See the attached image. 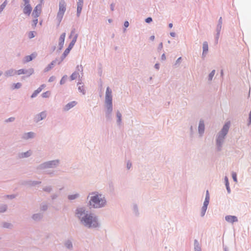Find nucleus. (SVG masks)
Here are the masks:
<instances>
[{
	"label": "nucleus",
	"mask_w": 251,
	"mask_h": 251,
	"mask_svg": "<svg viewBox=\"0 0 251 251\" xmlns=\"http://www.w3.org/2000/svg\"><path fill=\"white\" fill-rule=\"evenodd\" d=\"M53 65L52 63H51L50 64L48 67L46 69V71H48L50 69L52 68V66Z\"/></svg>",
	"instance_id": "nucleus-34"
},
{
	"label": "nucleus",
	"mask_w": 251,
	"mask_h": 251,
	"mask_svg": "<svg viewBox=\"0 0 251 251\" xmlns=\"http://www.w3.org/2000/svg\"><path fill=\"white\" fill-rule=\"evenodd\" d=\"M41 11V6L40 5H37L32 13V16L33 18H38Z\"/></svg>",
	"instance_id": "nucleus-5"
},
{
	"label": "nucleus",
	"mask_w": 251,
	"mask_h": 251,
	"mask_svg": "<svg viewBox=\"0 0 251 251\" xmlns=\"http://www.w3.org/2000/svg\"><path fill=\"white\" fill-rule=\"evenodd\" d=\"M40 116L41 117L40 120H42L43 119H44L46 117V115L45 113L42 112L40 114Z\"/></svg>",
	"instance_id": "nucleus-33"
},
{
	"label": "nucleus",
	"mask_w": 251,
	"mask_h": 251,
	"mask_svg": "<svg viewBox=\"0 0 251 251\" xmlns=\"http://www.w3.org/2000/svg\"><path fill=\"white\" fill-rule=\"evenodd\" d=\"M152 21V19L151 17H149L146 19V22L149 23Z\"/></svg>",
	"instance_id": "nucleus-35"
},
{
	"label": "nucleus",
	"mask_w": 251,
	"mask_h": 251,
	"mask_svg": "<svg viewBox=\"0 0 251 251\" xmlns=\"http://www.w3.org/2000/svg\"><path fill=\"white\" fill-rule=\"evenodd\" d=\"M28 73V75H30L33 73V70L32 69H30L29 72H28L27 71L24 70V69H20L18 70L16 72V73L18 75H22V74H25Z\"/></svg>",
	"instance_id": "nucleus-7"
},
{
	"label": "nucleus",
	"mask_w": 251,
	"mask_h": 251,
	"mask_svg": "<svg viewBox=\"0 0 251 251\" xmlns=\"http://www.w3.org/2000/svg\"><path fill=\"white\" fill-rule=\"evenodd\" d=\"M105 101L107 104V108L110 112L112 111V96H106Z\"/></svg>",
	"instance_id": "nucleus-6"
},
{
	"label": "nucleus",
	"mask_w": 251,
	"mask_h": 251,
	"mask_svg": "<svg viewBox=\"0 0 251 251\" xmlns=\"http://www.w3.org/2000/svg\"><path fill=\"white\" fill-rule=\"evenodd\" d=\"M24 1L25 4H28L29 3V0H24Z\"/></svg>",
	"instance_id": "nucleus-43"
},
{
	"label": "nucleus",
	"mask_w": 251,
	"mask_h": 251,
	"mask_svg": "<svg viewBox=\"0 0 251 251\" xmlns=\"http://www.w3.org/2000/svg\"><path fill=\"white\" fill-rule=\"evenodd\" d=\"M50 92L47 91V92H45V93L42 94V97L43 98H48V97H49L50 96Z\"/></svg>",
	"instance_id": "nucleus-25"
},
{
	"label": "nucleus",
	"mask_w": 251,
	"mask_h": 251,
	"mask_svg": "<svg viewBox=\"0 0 251 251\" xmlns=\"http://www.w3.org/2000/svg\"><path fill=\"white\" fill-rule=\"evenodd\" d=\"M154 36H151V40H153V39H154Z\"/></svg>",
	"instance_id": "nucleus-52"
},
{
	"label": "nucleus",
	"mask_w": 251,
	"mask_h": 251,
	"mask_svg": "<svg viewBox=\"0 0 251 251\" xmlns=\"http://www.w3.org/2000/svg\"><path fill=\"white\" fill-rule=\"evenodd\" d=\"M92 195L89 201L90 205L94 208H100L103 206L105 203V201L101 195L94 193Z\"/></svg>",
	"instance_id": "nucleus-1"
},
{
	"label": "nucleus",
	"mask_w": 251,
	"mask_h": 251,
	"mask_svg": "<svg viewBox=\"0 0 251 251\" xmlns=\"http://www.w3.org/2000/svg\"><path fill=\"white\" fill-rule=\"evenodd\" d=\"M65 36H66L65 33H63L61 35V36L59 38V46L61 47V48H62L63 46Z\"/></svg>",
	"instance_id": "nucleus-14"
},
{
	"label": "nucleus",
	"mask_w": 251,
	"mask_h": 251,
	"mask_svg": "<svg viewBox=\"0 0 251 251\" xmlns=\"http://www.w3.org/2000/svg\"><path fill=\"white\" fill-rule=\"evenodd\" d=\"M169 27L172 28L173 27V24L172 23H170L169 25Z\"/></svg>",
	"instance_id": "nucleus-45"
},
{
	"label": "nucleus",
	"mask_w": 251,
	"mask_h": 251,
	"mask_svg": "<svg viewBox=\"0 0 251 251\" xmlns=\"http://www.w3.org/2000/svg\"><path fill=\"white\" fill-rule=\"evenodd\" d=\"M112 92L110 90L109 87H107L106 91V96H112Z\"/></svg>",
	"instance_id": "nucleus-27"
},
{
	"label": "nucleus",
	"mask_w": 251,
	"mask_h": 251,
	"mask_svg": "<svg viewBox=\"0 0 251 251\" xmlns=\"http://www.w3.org/2000/svg\"><path fill=\"white\" fill-rule=\"evenodd\" d=\"M5 210H6V208L4 207V209H3V210H0V212H4V211H5Z\"/></svg>",
	"instance_id": "nucleus-48"
},
{
	"label": "nucleus",
	"mask_w": 251,
	"mask_h": 251,
	"mask_svg": "<svg viewBox=\"0 0 251 251\" xmlns=\"http://www.w3.org/2000/svg\"><path fill=\"white\" fill-rule=\"evenodd\" d=\"M34 31H30L28 33V36L30 38H32L34 37Z\"/></svg>",
	"instance_id": "nucleus-31"
},
{
	"label": "nucleus",
	"mask_w": 251,
	"mask_h": 251,
	"mask_svg": "<svg viewBox=\"0 0 251 251\" xmlns=\"http://www.w3.org/2000/svg\"><path fill=\"white\" fill-rule=\"evenodd\" d=\"M31 10L32 8L31 6L29 4H27L24 9V12L25 14H28V15H29V14L31 13Z\"/></svg>",
	"instance_id": "nucleus-12"
},
{
	"label": "nucleus",
	"mask_w": 251,
	"mask_h": 251,
	"mask_svg": "<svg viewBox=\"0 0 251 251\" xmlns=\"http://www.w3.org/2000/svg\"><path fill=\"white\" fill-rule=\"evenodd\" d=\"M22 86V84L20 82H18L16 84H14L13 85L12 89H18L20 88Z\"/></svg>",
	"instance_id": "nucleus-20"
},
{
	"label": "nucleus",
	"mask_w": 251,
	"mask_h": 251,
	"mask_svg": "<svg viewBox=\"0 0 251 251\" xmlns=\"http://www.w3.org/2000/svg\"><path fill=\"white\" fill-rule=\"evenodd\" d=\"M13 120H14V118H10L9 119V121H12Z\"/></svg>",
	"instance_id": "nucleus-47"
},
{
	"label": "nucleus",
	"mask_w": 251,
	"mask_h": 251,
	"mask_svg": "<svg viewBox=\"0 0 251 251\" xmlns=\"http://www.w3.org/2000/svg\"><path fill=\"white\" fill-rule=\"evenodd\" d=\"M37 216H38V215H34V216H33V218L34 219H36L37 218Z\"/></svg>",
	"instance_id": "nucleus-46"
},
{
	"label": "nucleus",
	"mask_w": 251,
	"mask_h": 251,
	"mask_svg": "<svg viewBox=\"0 0 251 251\" xmlns=\"http://www.w3.org/2000/svg\"><path fill=\"white\" fill-rule=\"evenodd\" d=\"M70 246H71L72 247V245L71 244H67V247L68 248H70Z\"/></svg>",
	"instance_id": "nucleus-51"
},
{
	"label": "nucleus",
	"mask_w": 251,
	"mask_h": 251,
	"mask_svg": "<svg viewBox=\"0 0 251 251\" xmlns=\"http://www.w3.org/2000/svg\"><path fill=\"white\" fill-rule=\"evenodd\" d=\"M76 104H77V102L75 101H71V102L68 103V104H67L65 106L64 109L65 111H68L69 109H70L71 108H72L73 107H74L76 105Z\"/></svg>",
	"instance_id": "nucleus-9"
},
{
	"label": "nucleus",
	"mask_w": 251,
	"mask_h": 251,
	"mask_svg": "<svg viewBox=\"0 0 251 251\" xmlns=\"http://www.w3.org/2000/svg\"><path fill=\"white\" fill-rule=\"evenodd\" d=\"M33 133L32 132H28L25 134L24 137L25 139H28L29 138H31L33 136Z\"/></svg>",
	"instance_id": "nucleus-19"
},
{
	"label": "nucleus",
	"mask_w": 251,
	"mask_h": 251,
	"mask_svg": "<svg viewBox=\"0 0 251 251\" xmlns=\"http://www.w3.org/2000/svg\"><path fill=\"white\" fill-rule=\"evenodd\" d=\"M215 70H213L211 73L210 74H209V80H211L213 77L214 76V75H215Z\"/></svg>",
	"instance_id": "nucleus-23"
},
{
	"label": "nucleus",
	"mask_w": 251,
	"mask_h": 251,
	"mask_svg": "<svg viewBox=\"0 0 251 251\" xmlns=\"http://www.w3.org/2000/svg\"><path fill=\"white\" fill-rule=\"evenodd\" d=\"M55 162L54 161L50 162L47 163L48 166H51L52 164H55Z\"/></svg>",
	"instance_id": "nucleus-39"
},
{
	"label": "nucleus",
	"mask_w": 251,
	"mask_h": 251,
	"mask_svg": "<svg viewBox=\"0 0 251 251\" xmlns=\"http://www.w3.org/2000/svg\"><path fill=\"white\" fill-rule=\"evenodd\" d=\"M13 72V70H11V71H9L8 72H7L6 73L8 75H12V73Z\"/></svg>",
	"instance_id": "nucleus-40"
},
{
	"label": "nucleus",
	"mask_w": 251,
	"mask_h": 251,
	"mask_svg": "<svg viewBox=\"0 0 251 251\" xmlns=\"http://www.w3.org/2000/svg\"><path fill=\"white\" fill-rule=\"evenodd\" d=\"M129 25V23L127 21H126L125 23H124V26L126 27H127Z\"/></svg>",
	"instance_id": "nucleus-41"
},
{
	"label": "nucleus",
	"mask_w": 251,
	"mask_h": 251,
	"mask_svg": "<svg viewBox=\"0 0 251 251\" xmlns=\"http://www.w3.org/2000/svg\"><path fill=\"white\" fill-rule=\"evenodd\" d=\"M223 71L221 72V74L223 75Z\"/></svg>",
	"instance_id": "nucleus-57"
},
{
	"label": "nucleus",
	"mask_w": 251,
	"mask_h": 251,
	"mask_svg": "<svg viewBox=\"0 0 251 251\" xmlns=\"http://www.w3.org/2000/svg\"><path fill=\"white\" fill-rule=\"evenodd\" d=\"M204 130V125L202 122H200L199 126V130L201 133H203Z\"/></svg>",
	"instance_id": "nucleus-17"
},
{
	"label": "nucleus",
	"mask_w": 251,
	"mask_h": 251,
	"mask_svg": "<svg viewBox=\"0 0 251 251\" xmlns=\"http://www.w3.org/2000/svg\"><path fill=\"white\" fill-rule=\"evenodd\" d=\"M37 23H38L37 18H33V20L32 21V25L33 26V27H34L36 26Z\"/></svg>",
	"instance_id": "nucleus-21"
},
{
	"label": "nucleus",
	"mask_w": 251,
	"mask_h": 251,
	"mask_svg": "<svg viewBox=\"0 0 251 251\" xmlns=\"http://www.w3.org/2000/svg\"><path fill=\"white\" fill-rule=\"evenodd\" d=\"M225 181H226V189L229 191V184H228V178H227V177H225Z\"/></svg>",
	"instance_id": "nucleus-28"
},
{
	"label": "nucleus",
	"mask_w": 251,
	"mask_h": 251,
	"mask_svg": "<svg viewBox=\"0 0 251 251\" xmlns=\"http://www.w3.org/2000/svg\"><path fill=\"white\" fill-rule=\"evenodd\" d=\"M206 196H209L208 191H206Z\"/></svg>",
	"instance_id": "nucleus-53"
},
{
	"label": "nucleus",
	"mask_w": 251,
	"mask_h": 251,
	"mask_svg": "<svg viewBox=\"0 0 251 251\" xmlns=\"http://www.w3.org/2000/svg\"><path fill=\"white\" fill-rule=\"evenodd\" d=\"M71 50V49H69V48H68L67 49H66L64 51V52L63 53L64 57H65L69 54Z\"/></svg>",
	"instance_id": "nucleus-22"
},
{
	"label": "nucleus",
	"mask_w": 251,
	"mask_h": 251,
	"mask_svg": "<svg viewBox=\"0 0 251 251\" xmlns=\"http://www.w3.org/2000/svg\"><path fill=\"white\" fill-rule=\"evenodd\" d=\"M84 213V210L82 208H79L76 210V214L78 217L80 218Z\"/></svg>",
	"instance_id": "nucleus-16"
},
{
	"label": "nucleus",
	"mask_w": 251,
	"mask_h": 251,
	"mask_svg": "<svg viewBox=\"0 0 251 251\" xmlns=\"http://www.w3.org/2000/svg\"><path fill=\"white\" fill-rule=\"evenodd\" d=\"M73 33H75V32L72 31V32H71V36H72L73 34Z\"/></svg>",
	"instance_id": "nucleus-54"
},
{
	"label": "nucleus",
	"mask_w": 251,
	"mask_h": 251,
	"mask_svg": "<svg viewBox=\"0 0 251 251\" xmlns=\"http://www.w3.org/2000/svg\"><path fill=\"white\" fill-rule=\"evenodd\" d=\"M28 152H26V153H24V156H25V157L27 156V155H26V154H28Z\"/></svg>",
	"instance_id": "nucleus-50"
},
{
	"label": "nucleus",
	"mask_w": 251,
	"mask_h": 251,
	"mask_svg": "<svg viewBox=\"0 0 251 251\" xmlns=\"http://www.w3.org/2000/svg\"><path fill=\"white\" fill-rule=\"evenodd\" d=\"M209 196H206V197H205V201H204V205H207L209 203Z\"/></svg>",
	"instance_id": "nucleus-24"
},
{
	"label": "nucleus",
	"mask_w": 251,
	"mask_h": 251,
	"mask_svg": "<svg viewBox=\"0 0 251 251\" xmlns=\"http://www.w3.org/2000/svg\"><path fill=\"white\" fill-rule=\"evenodd\" d=\"M171 35L173 36H174V33H171Z\"/></svg>",
	"instance_id": "nucleus-55"
},
{
	"label": "nucleus",
	"mask_w": 251,
	"mask_h": 251,
	"mask_svg": "<svg viewBox=\"0 0 251 251\" xmlns=\"http://www.w3.org/2000/svg\"><path fill=\"white\" fill-rule=\"evenodd\" d=\"M117 116L118 117V122L119 123H120L121 122V120H122V115L120 113V112H117Z\"/></svg>",
	"instance_id": "nucleus-26"
},
{
	"label": "nucleus",
	"mask_w": 251,
	"mask_h": 251,
	"mask_svg": "<svg viewBox=\"0 0 251 251\" xmlns=\"http://www.w3.org/2000/svg\"><path fill=\"white\" fill-rule=\"evenodd\" d=\"M112 10H113V8L111 7Z\"/></svg>",
	"instance_id": "nucleus-56"
},
{
	"label": "nucleus",
	"mask_w": 251,
	"mask_h": 251,
	"mask_svg": "<svg viewBox=\"0 0 251 251\" xmlns=\"http://www.w3.org/2000/svg\"><path fill=\"white\" fill-rule=\"evenodd\" d=\"M77 37V34H75L73 40L72 41V42H71V43L70 44V45H69L68 48H69L70 49H72L73 48V46H74V45L76 41Z\"/></svg>",
	"instance_id": "nucleus-15"
},
{
	"label": "nucleus",
	"mask_w": 251,
	"mask_h": 251,
	"mask_svg": "<svg viewBox=\"0 0 251 251\" xmlns=\"http://www.w3.org/2000/svg\"><path fill=\"white\" fill-rule=\"evenodd\" d=\"M208 50V46L206 42H204L203 44V53L206 52Z\"/></svg>",
	"instance_id": "nucleus-18"
},
{
	"label": "nucleus",
	"mask_w": 251,
	"mask_h": 251,
	"mask_svg": "<svg viewBox=\"0 0 251 251\" xmlns=\"http://www.w3.org/2000/svg\"><path fill=\"white\" fill-rule=\"evenodd\" d=\"M131 163H128L127 164V168H128V169H129V168L131 167Z\"/></svg>",
	"instance_id": "nucleus-42"
},
{
	"label": "nucleus",
	"mask_w": 251,
	"mask_h": 251,
	"mask_svg": "<svg viewBox=\"0 0 251 251\" xmlns=\"http://www.w3.org/2000/svg\"><path fill=\"white\" fill-rule=\"evenodd\" d=\"M83 1L78 0L77 7V14L79 16L82 9Z\"/></svg>",
	"instance_id": "nucleus-11"
},
{
	"label": "nucleus",
	"mask_w": 251,
	"mask_h": 251,
	"mask_svg": "<svg viewBox=\"0 0 251 251\" xmlns=\"http://www.w3.org/2000/svg\"><path fill=\"white\" fill-rule=\"evenodd\" d=\"M46 87L45 84L41 85L37 90H36L32 94L31 97L32 98L35 97L38 94L42 91V90Z\"/></svg>",
	"instance_id": "nucleus-8"
},
{
	"label": "nucleus",
	"mask_w": 251,
	"mask_h": 251,
	"mask_svg": "<svg viewBox=\"0 0 251 251\" xmlns=\"http://www.w3.org/2000/svg\"><path fill=\"white\" fill-rule=\"evenodd\" d=\"M155 67L156 69H158V68H159V65H158V64H155Z\"/></svg>",
	"instance_id": "nucleus-44"
},
{
	"label": "nucleus",
	"mask_w": 251,
	"mask_h": 251,
	"mask_svg": "<svg viewBox=\"0 0 251 251\" xmlns=\"http://www.w3.org/2000/svg\"><path fill=\"white\" fill-rule=\"evenodd\" d=\"M162 59H165V54H163L162 55Z\"/></svg>",
	"instance_id": "nucleus-49"
},
{
	"label": "nucleus",
	"mask_w": 251,
	"mask_h": 251,
	"mask_svg": "<svg viewBox=\"0 0 251 251\" xmlns=\"http://www.w3.org/2000/svg\"><path fill=\"white\" fill-rule=\"evenodd\" d=\"M71 78L72 79H74L76 77V74L74 73L71 75Z\"/></svg>",
	"instance_id": "nucleus-37"
},
{
	"label": "nucleus",
	"mask_w": 251,
	"mask_h": 251,
	"mask_svg": "<svg viewBox=\"0 0 251 251\" xmlns=\"http://www.w3.org/2000/svg\"><path fill=\"white\" fill-rule=\"evenodd\" d=\"M225 219L227 222L231 223L238 221L237 218L235 216H227L225 217Z\"/></svg>",
	"instance_id": "nucleus-10"
},
{
	"label": "nucleus",
	"mask_w": 251,
	"mask_h": 251,
	"mask_svg": "<svg viewBox=\"0 0 251 251\" xmlns=\"http://www.w3.org/2000/svg\"><path fill=\"white\" fill-rule=\"evenodd\" d=\"M77 197H78V195L77 194L74 195H70V196H69L68 198L70 200H74V199H75Z\"/></svg>",
	"instance_id": "nucleus-29"
},
{
	"label": "nucleus",
	"mask_w": 251,
	"mask_h": 251,
	"mask_svg": "<svg viewBox=\"0 0 251 251\" xmlns=\"http://www.w3.org/2000/svg\"><path fill=\"white\" fill-rule=\"evenodd\" d=\"M78 89L80 90V91L81 92H82V93H83V94H84V89H83V86H82V87H81V86H79V87H78Z\"/></svg>",
	"instance_id": "nucleus-36"
},
{
	"label": "nucleus",
	"mask_w": 251,
	"mask_h": 251,
	"mask_svg": "<svg viewBox=\"0 0 251 251\" xmlns=\"http://www.w3.org/2000/svg\"><path fill=\"white\" fill-rule=\"evenodd\" d=\"M36 56V53H33L31 54L30 55H27L25 57V62H28L31 61L33 58H35Z\"/></svg>",
	"instance_id": "nucleus-13"
},
{
	"label": "nucleus",
	"mask_w": 251,
	"mask_h": 251,
	"mask_svg": "<svg viewBox=\"0 0 251 251\" xmlns=\"http://www.w3.org/2000/svg\"><path fill=\"white\" fill-rule=\"evenodd\" d=\"M81 221L85 226L89 227H96L98 226L96 217L91 215L86 214Z\"/></svg>",
	"instance_id": "nucleus-2"
},
{
	"label": "nucleus",
	"mask_w": 251,
	"mask_h": 251,
	"mask_svg": "<svg viewBox=\"0 0 251 251\" xmlns=\"http://www.w3.org/2000/svg\"><path fill=\"white\" fill-rule=\"evenodd\" d=\"M207 205H203L202 206V210L203 211V215L204 214L206 210V209H207Z\"/></svg>",
	"instance_id": "nucleus-32"
},
{
	"label": "nucleus",
	"mask_w": 251,
	"mask_h": 251,
	"mask_svg": "<svg viewBox=\"0 0 251 251\" xmlns=\"http://www.w3.org/2000/svg\"><path fill=\"white\" fill-rule=\"evenodd\" d=\"M6 3L5 2H4L0 7V11H1L5 6Z\"/></svg>",
	"instance_id": "nucleus-38"
},
{
	"label": "nucleus",
	"mask_w": 251,
	"mask_h": 251,
	"mask_svg": "<svg viewBox=\"0 0 251 251\" xmlns=\"http://www.w3.org/2000/svg\"><path fill=\"white\" fill-rule=\"evenodd\" d=\"M232 178H233L234 181L235 182H237V179L236 174L235 173H233L232 174Z\"/></svg>",
	"instance_id": "nucleus-30"
},
{
	"label": "nucleus",
	"mask_w": 251,
	"mask_h": 251,
	"mask_svg": "<svg viewBox=\"0 0 251 251\" xmlns=\"http://www.w3.org/2000/svg\"><path fill=\"white\" fill-rule=\"evenodd\" d=\"M229 127V123H226L223 129H222L221 132L220 133L219 136L217 139V143L218 144L219 142H220L221 141L223 140L224 137L226 136V135L227 134L228 129Z\"/></svg>",
	"instance_id": "nucleus-4"
},
{
	"label": "nucleus",
	"mask_w": 251,
	"mask_h": 251,
	"mask_svg": "<svg viewBox=\"0 0 251 251\" xmlns=\"http://www.w3.org/2000/svg\"><path fill=\"white\" fill-rule=\"evenodd\" d=\"M66 9V4L64 0H61L59 3V10L57 14V19L59 22L62 20Z\"/></svg>",
	"instance_id": "nucleus-3"
}]
</instances>
